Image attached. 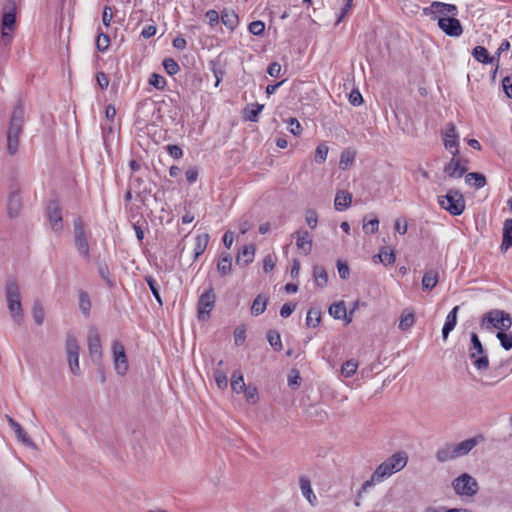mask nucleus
<instances>
[{"mask_svg": "<svg viewBox=\"0 0 512 512\" xmlns=\"http://www.w3.org/2000/svg\"><path fill=\"white\" fill-rule=\"evenodd\" d=\"M215 299L216 296L212 286L201 294L197 304L199 320L205 321L209 318L210 312L215 305Z\"/></svg>", "mask_w": 512, "mask_h": 512, "instance_id": "nucleus-10", "label": "nucleus"}, {"mask_svg": "<svg viewBox=\"0 0 512 512\" xmlns=\"http://www.w3.org/2000/svg\"><path fill=\"white\" fill-rule=\"evenodd\" d=\"M444 172L450 178H461L467 174V167L458 156H452L451 160L444 166Z\"/></svg>", "mask_w": 512, "mask_h": 512, "instance_id": "nucleus-17", "label": "nucleus"}, {"mask_svg": "<svg viewBox=\"0 0 512 512\" xmlns=\"http://www.w3.org/2000/svg\"><path fill=\"white\" fill-rule=\"evenodd\" d=\"M321 321V312L317 309L310 308L307 312L306 325L309 327H317Z\"/></svg>", "mask_w": 512, "mask_h": 512, "instance_id": "nucleus-41", "label": "nucleus"}, {"mask_svg": "<svg viewBox=\"0 0 512 512\" xmlns=\"http://www.w3.org/2000/svg\"><path fill=\"white\" fill-rule=\"evenodd\" d=\"M469 357L477 370L485 371L489 368V359L487 354L476 353V351L469 350Z\"/></svg>", "mask_w": 512, "mask_h": 512, "instance_id": "nucleus-26", "label": "nucleus"}, {"mask_svg": "<svg viewBox=\"0 0 512 512\" xmlns=\"http://www.w3.org/2000/svg\"><path fill=\"white\" fill-rule=\"evenodd\" d=\"M459 135L456 130L454 123L449 122L445 125L442 131V139L446 150H448L452 156H458L459 154Z\"/></svg>", "mask_w": 512, "mask_h": 512, "instance_id": "nucleus-12", "label": "nucleus"}, {"mask_svg": "<svg viewBox=\"0 0 512 512\" xmlns=\"http://www.w3.org/2000/svg\"><path fill=\"white\" fill-rule=\"evenodd\" d=\"M354 161V153L350 151H343L340 156L339 167L340 169H346Z\"/></svg>", "mask_w": 512, "mask_h": 512, "instance_id": "nucleus-54", "label": "nucleus"}, {"mask_svg": "<svg viewBox=\"0 0 512 512\" xmlns=\"http://www.w3.org/2000/svg\"><path fill=\"white\" fill-rule=\"evenodd\" d=\"M379 228V220L377 218L371 219L368 222H365L363 225V229L366 233L374 234L378 231Z\"/></svg>", "mask_w": 512, "mask_h": 512, "instance_id": "nucleus-63", "label": "nucleus"}, {"mask_svg": "<svg viewBox=\"0 0 512 512\" xmlns=\"http://www.w3.org/2000/svg\"><path fill=\"white\" fill-rule=\"evenodd\" d=\"M243 392L248 402L255 403L257 401L258 390L255 386L248 385Z\"/></svg>", "mask_w": 512, "mask_h": 512, "instance_id": "nucleus-59", "label": "nucleus"}, {"mask_svg": "<svg viewBox=\"0 0 512 512\" xmlns=\"http://www.w3.org/2000/svg\"><path fill=\"white\" fill-rule=\"evenodd\" d=\"M329 314L335 319H345L347 323L352 321V317L347 316V310L344 301L333 303L329 307Z\"/></svg>", "mask_w": 512, "mask_h": 512, "instance_id": "nucleus-25", "label": "nucleus"}, {"mask_svg": "<svg viewBox=\"0 0 512 512\" xmlns=\"http://www.w3.org/2000/svg\"><path fill=\"white\" fill-rule=\"evenodd\" d=\"M74 238L75 246L79 254L86 260L90 259V249L87 239V234L84 229V224L81 218L74 220Z\"/></svg>", "mask_w": 512, "mask_h": 512, "instance_id": "nucleus-8", "label": "nucleus"}, {"mask_svg": "<svg viewBox=\"0 0 512 512\" xmlns=\"http://www.w3.org/2000/svg\"><path fill=\"white\" fill-rule=\"evenodd\" d=\"M308 416L316 418L318 421L323 422L327 419V413L315 405H311L308 409Z\"/></svg>", "mask_w": 512, "mask_h": 512, "instance_id": "nucleus-51", "label": "nucleus"}, {"mask_svg": "<svg viewBox=\"0 0 512 512\" xmlns=\"http://www.w3.org/2000/svg\"><path fill=\"white\" fill-rule=\"evenodd\" d=\"M22 209L21 189L17 182L10 185L7 197V213L10 218H15Z\"/></svg>", "mask_w": 512, "mask_h": 512, "instance_id": "nucleus-11", "label": "nucleus"}, {"mask_svg": "<svg viewBox=\"0 0 512 512\" xmlns=\"http://www.w3.org/2000/svg\"><path fill=\"white\" fill-rule=\"evenodd\" d=\"M5 296L9 312L17 325L23 322V308L21 304L20 288L15 278H9L5 283Z\"/></svg>", "mask_w": 512, "mask_h": 512, "instance_id": "nucleus-3", "label": "nucleus"}, {"mask_svg": "<svg viewBox=\"0 0 512 512\" xmlns=\"http://www.w3.org/2000/svg\"><path fill=\"white\" fill-rule=\"evenodd\" d=\"M512 247V218L504 221L503 224V236L500 249L502 252H506Z\"/></svg>", "mask_w": 512, "mask_h": 512, "instance_id": "nucleus-24", "label": "nucleus"}, {"mask_svg": "<svg viewBox=\"0 0 512 512\" xmlns=\"http://www.w3.org/2000/svg\"><path fill=\"white\" fill-rule=\"evenodd\" d=\"M337 269L338 273L341 279L345 280L348 279L350 276V269L346 262H343L341 260L337 261Z\"/></svg>", "mask_w": 512, "mask_h": 512, "instance_id": "nucleus-61", "label": "nucleus"}, {"mask_svg": "<svg viewBox=\"0 0 512 512\" xmlns=\"http://www.w3.org/2000/svg\"><path fill=\"white\" fill-rule=\"evenodd\" d=\"M452 486L456 494L461 496H473L479 489L476 479L467 473H463L454 479Z\"/></svg>", "mask_w": 512, "mask_h": 512, "instance_id": "nucleus-7", "label": "nucleus"}, {"mask_svg": "<svg viewBox=\"0 0 512 512\" xmlns=\"http://www.w3.org/2000/svg\"><path fill=\"white\" fill-rule=\"evenodd\" d=\"M2 39L5 44L12 40V32L16 25V2L15 0H6L3 6L2 14Z\"/></svg>", "mask_w": 512, "mask_h": 512, "instance_id": "nucleus-6", "label": "nucleus"}, {"mask_svg": "<svg viewBox=\"0 0 512 512\" xmlns=\"http://www.w3.org/2000/svg\"><path fill=\"white\" fill-rule=\"evenodd\" d=\"M415 323V314L414 312L406 308L402 311L399 321V329L401 331H408Z\"/></svg>", "mask_w": 512, "mask_h": 512, "instance_id": "nucleus-28", "label": "nucleus"}, {"mask_svg": "<svg viewBox=\"0 0 512 512\" xmlns=\"http://www.w3.org/2000/svg\"><path fill=\"white\" fill-rule=\"evenodd\" d=\"M305 220H306L307 225L311 229L316 228L317 223H318V214H317V212L315 210H313V209L307 210L306 211V215H305Z\"/></svg>", "mask_w": 512, "mask_h": 512, "instance_id": "nucleus-57", "label": "nucleus"}, {"mask_svg": "<svg viewBox=\"0 0 512 512\" xmlns=\"http://www.w3.org/2000/svg\"><path fill=\"white\" fill-rule=\"evenodd\" d=\"M263 108H264L263 104H258V103L252 104L251 108L245 110L246 111V116H245L246 120L251 121V122H257L259 113L263 110Z\"/></svg>", "mask_w": 512, "mask_h": 512, "instance_id": "nucleus-43", "label": "nucleus"}, {"mask_svg": "<svg viewBox=\"0 0 512 512\" xmlns=\"http://www.w3.org/2000/svg\"><path fill=\"white\" fill-rule=\"evenodd\" d=\"M438 7L442 8V11H444L443 17H454L458 13L457 7L453 4H447L442 2V5L434 6V8Z\"/></svg>", "mask_w": 512, "mask_h": 512, "instance_id": "nucleus-58", "label": "nucleus"}, {"mask_svg": "<svg viewBox=\"0 0 512 512\" xmlns=\"http://www.w3.org/2000/svg\"><path fill=\"white\" fill-rule=\"evenodd\" d=\"M438 204L453 216L461 215L466 208L465 198L457 189H449L445 195L438 196Z\"/></svg>", "mask_w": 512, "mask_h": 512, "instance_id": "nucleus-5", "label": "nucleus"}, {"mask_svg": "<svg viewBox=\"0 0 512 512\" xmlns=\"http://www.w3.org/2000/svg\"><path fill=\"white\" fill-rule=\"evenodd\" d=\"M231 388L236 393H241L246 388L243 375L240 371H234L231 379Z\"/></svg>", "mask_w": 512, "mask_h": 512, "instance_id": "nucleus-36", "label": "nucleus"}, {"mask_svg": "<svg viewBox=\"0 0 512 512\" xmlns=\"http://www.w3.org/2000/svg\"><path fill=\"white\" fill-rule=\"evenodd\" d=\"M110 45V38L108 34L99 33L96 39V48L100 52H105Z\"/></svg>", "mask_w": 512, "mask_h": 512, "instance_id": "nucleus-48", "label": "nucleus"}, {"mask_svg": "<svg viewBox=\"0 0 512 512\" xmlns=\"http://www.w3.org/2000/svg\"><path fill=\"white\" fill-rule=\"evenodd\" d=\"M497 339L505 350L512 349V334L506 332H497Z\"/></svg>", "mask_w": 512, "mask_h": 512, "instance_id": "nucleus-50", "label": "nucleus"}, {"mask_svg": "<svg viewBox=\"0 0 512 512\" xmlns=\"http://www.w3.org/2000/svg\"><path fill=\"white\" fill-rule=\"evenodd\" d=\"M67 359L69 363L70 370L72 374L79 375L80 374V366H79V344L75 336L68 334L66 338L65 345Z\"/></svg>", "mask_w": 512, "mask_h": 512, "instance_id": "nucleus-9", "label": "nucleus"}, {"mask_svg": "<svg viewBox=\"0 0 512 512\" xmlns=\"http://www.w3.org/2000/svg\"><path fill=\"white\" fill-rule=\"evenodd\" d=\"M88 349L94 362H99L102 358V345L100 335L96 327H91L87 336Z\"/></svg>", "mask_w": 512, "mask_h": 512, "instance_id": "nucleus-14", "label": "nucleus"}, {"mask_svg": "<svg viewBox=\"0 0 512 512\" xmlns=\"http://www.w3.org/2000/svg\"><path fill=\"white\" fill-rule=\"evenodd\" d=\"M268 301L269 299L263 295H258L253 303H252V306H251V313L252 315L254 316H259L261 315L265 310H266V307H267V304H268Z\"/></svg>", "mask_w": 512, "mask_h": 512, "instance_id": "nucleus-32", "label": "nucleus"}, {"mask_svg": "<svg viewBox=\"0 0 512 512\" xmlns=\"http://www.w3.org/2000/svg\"><path fill=\"white\" fill-rule=\"evenodd\" d=\"M352 194L346 190H339L334 199V207L337 211H343L350 207Z\"/></svg>", "mask_w": 512, "mask_h": 512, "instance_id": "nucleus-22", "label": "nucleus"}, {"mask_svg": "<svg viewBox=\"0 0 512 512\" xmlns=\"http://www.w3.org/2000/svg\"><path fill=\"white\" fill-rule=\"evenodd\" d=\"M503 315V310L493 309L484 314L481 325L484 326L487 324V328L491 326L492 328L498 329L500 331V325L504 317Z\"/></svg>", "mask_w": 512, "mask_h": 512, "instance_id": "nucleus-19", "label": "nucleus"}, {"mask_svg": "<svg viewBox=\"0 0 512 512\" xmlns=\"http://www.w3.org/2000/svg\"><path fill=\"white\" fill-rule=\"evenodd\" d=\"M47 216L55 232L62 230V211L58 200H51L47 208Z\"/></svg>", "mask_w": 512, "mask_h": 512, "instance_id": "nucleus-16", "label": "nucleus"}, {"mask_svg": "<svg viewBox=\"0 0 512 512\" xmlns=\"http://www.w3.org/2000/svg\"><path fill=\"white\" fill-rule=\"evenodd\" d=\"M438 283V272L434 270L427 271L422 278V288L432 290Z\"/></svg>", "mask_w": 512, "mask_h": 512, "instance_id": "nucleus-34", "label": "nucleus"}, {"mask_svg": "<svg viewBox=\"0 0 512 512\" xmlns=\"http://www.w3.org/2000/svg\"><path fill=\"white\" fill-rule=\"evenodd\" d=\"M32 315L37 325H42L44 322V309L39 301H35L32 308Z\"/></svg>", "mask_w": 512, "mask_h": 512, "instance_id": "nucleus-44", "label": "nucleus"}, {"mask_svg": "<svg viewBox=\"0 0 512 512\" xmlns=\"http://www.w3.org/2000/svg\"><path fill=\"white\" fill-rule=\"evenodd\" d=\"M484 440L482 434L466 439L460 443H445L435 454L438 462L444 463L467 455L474 447Z\"/></svg>", "mask_w": 512, "mask_h": 512, "instance_id": "nucleus-2", "label": "nucleus"}, {"mask_svg": "<svg viewBox=\"0 0 512 512\" xmlns=\"http://www.w3.org/2000/svg\"><path fill=\"white\" fill-rule=\"evenodd\" d=\"M438 26L450 37H459L463 33V27L455 17H438Z\"/></svg>", "mask_w": 512, "mask_h": 512, "instance_id": "nucleus-15", "label": "nucleus"}, {"mask_svg": "<svg viewBox=\"0 0 512 512\" xmlns=\"http://www.w3.org/2000/svg\"><path fill=\"white\" fill-rule=\"evenodd\" d=\"M471 347L469 350L476 351V353L480 354H487L486 350L484 349L478 335L474 332L471 333Z\"/></svg>", "mask_w": 512, "mask_h": 512, "instance_id": "nucleus-52", "label": "nucleus"}, {"mask_svg": "<svg viewBox=\"0 0 512 512\" xmlns=\"http://www.w3.org/2000/svg\"><path fill=\"white\" fill-rule=\"evenodd\" d=\"M378 256H379L380 261L385 265L393 264L396 259L393 251L388 252V251L382 250Z\"/></svg>", "mask_w": 512, "mask_h": 512, "instance_id": "nucleus-62", "label": "nucleus"}, {"mask_svg": "<svg viewBox=\"0 0 512 512\" xmlns=\"http://www.w3.org/2000/svg\"><path fill=\"white\" fill-rule=\"evenodd\" d=\"M112 351L115 370L117 374L123 376L127 373L129 368L124 345L118 340H114L112 343Z\"/></svg>", "mask_w": 512, "mask_h": 512, "instance_id": "nucleus-13", "label": "nucleus"}, {"mask_svg": "<svg viewBox=\"0 0 512 512\" xmlns=\"http://www.w3.org/2000/svg\"><path fill=\"white\" fill-rule=\"evenodd\" d=\"M98 273L101 279L105 281L109 288L115 287V280L112 278L111 272L106 264L99 265Z\"/></svg>", "mask_w": 512, "mask_h": 512, "instance_id": "nucleus-39", "label": "nucleus"}, {"mask_svg": "<svg viewBox=\"0 0 512 512\" xmlns=\"http://www.w3.org/2000/svg\"><path fill=\"white\" fill-rule=\"evenodd\" d=\"M255 246L253 244L245 245L236 256V264L247 266L254 260Z\"/></svg>", "mask_w": 512, "mask_h": 512, "instance_id": "nucleus-21", "label": "nucleus"}, {"mask_svg": "<svg viewBox=\"0 0 512 512\" xmlns=\"http://www.w3.org/2000/svg\"><path fill=\"white\" fill-rule=\"evenodd\" d=\"M435 5H442V2H432L430 6L423 8V13L427 16L435 15L434 19L438 20V17L444 16V11H442V8L440 7L434 8Z\"/></svg>", "mask_w": 512, "mask_h": 512, "instance_id": "nucleus-45", "label": "nucleus"}, {"mask_svg": "<svg viewBox=\"0 0 512 512\" xmlns=\"http://www.w3.org/2000/svg\"><path fill=\"white\" fill-rule=\"evenodd\" d=\"M162 64L166 73L170 76L177 74L180 70L179 64L172 58H165Z\"/></svg>", "mask_w": 512, "mask_h": 512, "instance_id": "nucleus-46", "label": "nucleus"}, {"mask_svg": "<svg viewBox=\"0 0 512 512\" xmlns=\"http://www.w3.org/2000/svg\"><path fill=\"white\" fill-rule=\"evenodd\" d=\"M149 84L157 90H163L166 86V80L162 75L153 73L149 78Z\"/></svg>", "mask_w": 512, "mask_h": 512, "instance_id": "nucleus-49", "label": "nucleus"}, {"mask_svg": "<svg viewBox=\"0 0 512 512\" xmlns=\"http://www.w3.org/2000/svg\"><path fill=\"white\" fill-rule=\"evenodd\" d=\"M502 86L506 96L512 99V75L503 78Z\"/></svg>", "mask_w": 512, "mask_h": 512, "instance_id": "nucleus-64", "label": "nucleus"}, {"mask_svg": "<svg viewBox=\"0 0 512 512\" xmlns=\"http://www.w3.org/2000/svg\"><path fill=\"white\" fill-rule=\"evenodd\" d=\"M79 309L85 316H89L91 310V301L88 293L84 290L79 291Z\"/></svg>", "mask_w": 512, "mask_h": 512, "instance_id": "nucleus-37", "label": "nucleus"}, {"mask_svg": "<svg viewBox=\"0 0 512 512\" xmlns=\"http://www.w3.org/2000/svg\"><path fill=\"white\" fill-rule=\"evenodd\" d=\"M407 461L408 456L406 452L400 451L394 453L375 469L374 479L378 480V483L383 481L385 478L402 470L406 466Z\"/></svg>", "mask_w": 512, "mask_h": 512, "instance_id": "nucleus-4", "label": "nucleus"}, {"mask_svg": "<svg viewBox=\"0 0 512 512\" xmlns=\"http://www.w3.org/2000/svg\"><path fill=\"white\" fill-rule=\"evenodd\" d=\"M248 30L251 34H253L255 36L262 35L265 30V24H264V22H262L260 20L252 21L248 25Z\"/></svg>", "mask_w": 512, "mask_h": 512, "instance_id": "nucleus-53", "label": "nucleus"}, {"mask_svg": "<svg viewBox=\"0 0 512 512\" xmlns=\"http://www.w3.org/2000/svg\"><path fill=\"white\" fill-rule=\"evenodd\" d=\"M328 154V147L325 144H320L317 146L315 151V161L317 163H323Z\"/></svg>", "mask_w": 512, "mask_h": 512, "instance_id": "nucleus-56", "label": "nucleus"}, {"mask_svg": "<svg viewBox=\"0 0 512 512\" xmlns=\"http://www.w3.org/2000/svg\"><path fill=\"white\" fill-rule=\"evenodd\" d=\"M313 276L318 287L322 288L327 285L328 274L323 266L315 265L313 267Z\"/></svg>", "mask_w": 512, "mask_h": 512, "instance_id": "nucleus-35", "label": "nucleus"}, {"mask_svg": "<svg viewBox=\"0 0 512 512\" xmlns=\"http://www.w3.org/2000/svg\"><path fill=\"white\" fill-rule=\"evenodd\" d=\"M221 21L228 29L234 30L238 25L239 19L234 11L224 10L221 14Z\"/></svg>", "mask_w": 512, "mask_h": 512, "instance_id": "nucleus-33", "label": "nucleus"}, {"mask_svg": "<svg viewBox=\"0 0 512 512\" xmlns=\"http://www.w3.org/2000/svg\"><path fill=\"white\" fill-rule=\"evenodd\" d=\"M358 368V362L354 359L347 360L341 367V373L344 377L349 378L353 376Z\"/></svg>", "mask_w": 512, "mask_h": 512, "instance_id": "nucleus-42", "label": "nucleus"}, {"mask_svg": "<svg viewBox=\"0 0 512 512\" xmlns=\"http://www.w3.org/2000/svg\"><path fill=\"white\" fill-rule=\"evenodd\" d=\"M267 340L275 351L279 352L282 350L283 346L281 342V336L278 331L269 330L267 332Z\"/></svg>", "mask_w": 512, "mask_h": 512, "instance_id": "nucleus-38", "label": "nucleus"}, {"mask_svg": "<svg viewBox=\"0 0 512 512\" xmlns=\"http://www.w3.org/2000/svg\"><path fill=\"white\" fill-rule=\"evenodd\" d=\"M25 123V109L21 100H18L14 105L13 111L10 116L9 126L6 132L7 140V153L10 156L15 155L20 146V136L23 132V125Z\"/></svg>", "mask_w": 512, "mask_h": 512, "instance_id": "nucleus-1", "label": "nucleus"}, {"mask_svg": "<svg viewBox=\"0 0 512 512\" xmlns=\"http://www.w3.org/2000/svg\"><path fill=\"white\" fill-rule=\"evenodd\" d=\"M300 488L302 491V494L311 502V495L313 494L312 488H311V482L306 477L300 478Z\"/></svg>", "mask_w": 512, "mask_h": 512, "instance_id": "nucleus-55", "label": "nucleus"}, {"mask_svg": "<svg viewBox=\"0 0 512 512\" xmlns=\"http://www.w3.org/2000/svg\"><path fill=\"white\" fill-rule=\"evenodd\" d=\"M296 235V245L304 255H308L312 250V237L307 230H299L294 233Z\"/></svg>", "mask_w": 512, "mask_h": 512, "instance_id": "nucleus-18", "label": "nucleus"}, {"mask_svg": "<svg viewBox=\"0 0 512 512\" xmlns=\"http://www.w3.org/2000/svg\"><path fill=\"white\" fill-rule=\"evenodd\" d=\"M232 258L228 253H223L217 263V270L221 276H226L231 273Z\"/></svg>", "mask_w": 512, "mask_h": 512, "instance_id": "nucleus-30", "label": "nucleus"}, {"mask_svg": "<svg viewBox=\"0 0 512 512\" xmlns=\"http://www.w3.org/2000/svg\"><path fill=\"white\" fill-rule=\"evenodd\" d=\"M145 281L147 282V284H148L153 296L157 300V302L160 305H162V299L160 296L159 285H158L157 281L152 276H146Z\"/></svg>", "mask_w": 512, "mask_h": 512, "instance_id": "nucleus-47", "label": "nucleus"}, {"mask_svg": "<svg viewBox=\"0 0 512 512\" xmlns=\"http://www.w3.org/2000/svg\"><path fill=\"white\" fill-rule=\"evenodd\" d=\"M209 66L216 79L215 87H218L225 75V70L219 65V62L215 60H211Z\"/></svg>", "mask_w": 512, "mask_h": 512, "instance_id": "nucleus-40", "label": "nucleus"}, {"mask_svg": "<svg viewBox=\"0 0 512 512\" xmlns=\"http://www.w3.org/2000/svg\"><path fill=\"white\" fill-rule=\"evenodd\" d=\"M210 236L208 233H202L196 236L194 246V260H197L206 250Z\"/></svg>", "mask_w": 512, "mask_h": 512, "instance_id": "nucleus-27", "label": "nucleus"}, {"mask_svg": "<svg viewBox=\"0 0 512 512\" xmlns=\"http://www.w3.org/2000/svg\"><path fill=\"white\" fill-rule=\"evenodd\" d=\"M214 378H215V382H216L217 386L220 389H225L227 387L228 379L224 372H222L220 370H216L214 373Z\"/></svg>", "mask_w": 512, "mask_h": 512, "instance_id": "nucleus-60", "label": "nucleus"}, {"mask_svg": "<svg viewBox=\"0 0 512 512\" xmlns=\"http://www.w3.org/2000/svg\"><path fill=\"white\" fill-rule=\"evenodd\" d=\"M465 182L475 189H481L487 184L485 175L479 172L467 173L465 175Z\"/></svg>", "mask_w": 512, "mask_h": 512, "instance_id": "nucleus-29", "label": "nucleus"}, {"mask_svg": "<svg viewBox=\"0 0 512 512\" xmlns=\"http://www.w3.org/2000/svg\"><path fill=\"white\" fill-rule=\"evenodd\" d=\"M8 423L10 427L14 430L17 439L27 447H34V442L28 436L27 432L22 428V426L16 422L12 417L7 416Z\"/></svg>", "mask_w": 512, "mask_h": 512, "instance_id": "nucleus-20", "label": "nucleus"}, {"mask_svg": "<svg viewBox=\"0 0 512 512\" xmlns=\"http://www.w3.org/2000/svg\"><path fill=\"white\" fill-rule=\"evenodd\" d=\"M458 306H455L447 315L444 326L442 328V337L444 340L448 338L449 333L455 328L457 324Z\"/></svg>", "mask_w": 512, "mask_h": 512, "instance_id": "nucleus-23", "label": "nucleus"}, {"mask_svg": "<svg viewBox=\"0 0 512 512\" xmlns=\"http://www.w3.org/2000/svg\"><path fill=\"white\" fill-rule=\"evenodd\" d=\"M472 56L475 60L483 64L493 63L495 59L489 55L487 49L483 46H476L472 51Z\"/></svg>", "mask_w": 512, "mask_h": 512, "instance_id": "nucleus-31", "label": "nucleus"}]
</instances>
